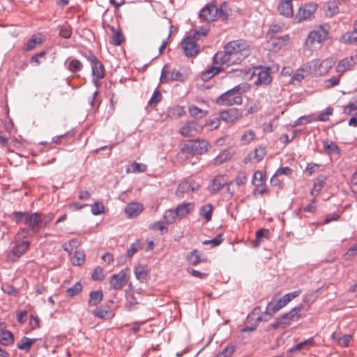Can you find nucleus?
Instances as JSON below:
<instances>
[{
    "label": "nucleus",
    "mask_w": 357,
    "mask_h": 357,
    "mask_svg": "<svg viewBox=\"0 0 357 357\" xmlns=\"http://www.w3.org/2000/svg\"><path fill=\"white\" fill-rule=\"evenodd\" d=\"M249 89L248 84H238L222 93L218 99L217 103L221 105L231 106L241 105L243 99L241 95Z\"/></svg>",
    "instance_id": "1"
},
{
    "label": "nucleus",
    "mask_w": 357,
    "mask_h": 357,
    "mask_svg": "<svg viewBox=\"0 0 357 357\" xmlns=\"http://www.w3.org/2000/svg\"><path fill=\"white\" fill-rule=\"evenodd\" d=\"M236 72L238 73V76L243 75L245 79H252L253 75H257V79L255 84L257 86L267 85L271 82L272 78L270 73L269 68H256L254 70L249 69L243 74L242 70L236 69Z\"/></svg>",
    "instance_id": "2"
},
{
    "label": "nucleus",
    "mask_w": 357,
    "mask_h": 357,
    "mask_svg": "<svg viewBox=\"0 0 357 357\" xmlns=\"http://www.w3.org/2000/svg\"><path fill=\"white\" fill-rule=\"evenodd\" d=\"M208 143L205 140H190L181 148V152L189 155H201L206 152Z\"/></svg>",
    "instance_id": "3"
},
{
    "label": "nucleus",
    "mask_w": 357,
    "mask_h": 357,
    "mask_svg": "<svg viewBox=\"0 0 357 357\" xmlns=\"http://www.w3.org/2000/svg\"><path fill=\"white\" fill-rule=\"evenodd\" d=\"M224 50L231 54L234 58L238 59L239 62L248 56V51L244 50V45L237 40L229 42L225 46Z\"/></svg>",
    "instance_id": "4"
},
{
    "label": "nucleus",
    "mask_w": 357,
    "mask_h": 357,
    "mask_svg": "<svg viewBox=\"0 0 357 357\" xmlns=\"http://www.w3.org/2000/svg\"><path fill=\"white\" fill-rule=\"evenodd\" d=\"M204 127L203 123L197 121H191L186 123L180 129V133L181 135L190 137H194L198 133L201 132Z\"/></svg>",
    "instance_id": "5"
},
{
    "label": "nucleus",
    "mask_w": 357,
    "mask_h": 357,
    "mask_svg": "<svg viewBox=\"0 0 357 357\" xmlns=\"http://www.w3.org/2000/svg\"><path fill=\"white\" fill-rule=\"evenodd\" d=\"M181 45L185 55L188 57L197 55L199 50V47L193 36H187L183 40Z\"/></svg>",
    "instance_id": "6"
},
{
    "label": "nucleus",
    "mask_w": 357,
    "mask_h": 357,
    "mask_svg": "<svg viewBox=\"0 0 357 357\" xmlns=\"http://www.w3.org/2000/svg\"><path fill=\"white\" fill-rule=\"evenodd\" d=\"M24 225L33 232H38L43 228L42 213H28L26 218L24 219Z\"/></svg>",
    "instance_id": "7"
},
{
    "label": "nucleus",
    "mask_w": 357,
    "mask_h": 357,
    "mask_svg": "<svg viewBox=\"0 0 357 357\" xmlns=\"http://www.w3.org/2000/svg\"><path fill=\"white\" fill-rule=\"evenodd\" d=\"M128 269H123L119 273L112 275L109 284L111 287L115 290L121 289L128 282Z\"/></svg>",
    "instance_id": "8"
},
{
    "label": "nucleus",
    "mask_w": 357,
    "mask_h": 357,
    "mask_svg": "<svg viewBox=\"0 0 357 357\" xmlns=\"http://www.w3.org/2000/svg\"><path fill=\"white\" fill-rule=\"evenodd\" d=\"M166 66H165L161 72L160 75V82H166L168 81H178L183 82L185 79L186 76L183 74L181 72L176 69H173L172 70L168 72L165 70Z\"/></svg>",
    "instance_id": "9"
},
{
    "label": "nucleus",
    "mask_w": 357,
    "mask_h": 357,
    "mask_svg": "<svg viewBox=\"0 0 357 357\" xmlns=\"http://www.w3.org/2000/svg\"><path fill=\"white\" fill-rule=\"evenodd\" d=\"M86 58L91 66L92 75L98 78H103L105 76V70L101 62L91 52L89 53Z\"/></svg>",
    "instance_id": "10"
},
{
    "label": "nucleus",
    "mask_w": 357,
    "mask_h": 357,
    "mask_svg": "<svg viewBox=\"0 0 357 357\" xmlns=\"http://www.w3.org/2000/svg\"><path fill=\"white\" fill-rule=\"evenodd\" d=\"M215 64L226 65L227 66L240 63L238 59L234 58L231 54H227L225 50L217 52L213 56Z\"/></svg>",
    "instance_id": "11"
},
{
    "label": "nucleus",
    "mask_w": 357,
    "mask_h": 357,
    "mask_svg": "<svg viewBox=\"0 0 357 357\" xmlns=\"http://www.w3.org/2000/svg\"><path fill=\"white\" fill-rule=\"evenodd\" d=\"M218 8L213 3L206 5L199 13V17L206 22H213L218 17Z\"/></svg>",
    "instance_id": "12"
},
{
    "label": "nucleus",
    "mask_w": 357,
    "mask_h": 357,
    "mask_svg": "<svg viewBox=\"0 0 357 357\" xmlns=\"http://www.w3.org/2000/svg\"><path fill=\"white\" fill-rule=\"evenodd\" d=\"M242 116V111L237 108H230L220 113V119L226 123H234Z\"/></svg>",
    "instance_id": "13"
},
{
    "label": "nucleus",
    "mask_w": 357,
    "mask_h": 357,
    "mask_svg": "<svg viewBox=\"0 0 357 357\" xmlns=\"http://www.w3.org/2000/svg\"><path fill=\"white\" fill-rule=\"evenodd\" d=\"M199 188V184L193 181H183L178 185L176 194L178 197H183L185 193L197 191Z\"/></svg>",
    "instance_id": "14"
},
{
    "label": "nucleus",
    "mask_w": 357,
    "mask_h": 357,
    "mask_svg": "<svg viewBox=\"0 0 357 357\" xmlns=\"http://www.w3.org/2000/svg\"><path fill=\"white\" fill-rule=\"evenodd\" d=\"M227 185V181L224 175H217L209 183L207 189L212 195L217 194L222 188Z\"/></svg>",
    "instance_id": "15"
},
{
    "label": "nucleus",
    "mask_w": 357,
    "mask_h": 357,
    "mask_svg": "<svg viewBox=\"0 0 357 357\" xmlns=\"http://www.w3.org/2000/svg\"><path fill=\"white\" fill-rule=\"evenodd\" d=\"M317 8V5L314 3H305L298 9L297 17L300 20H307L314 13Z\"/></svg>",
    "instance_id": "16"
},
{
    "label": "nucleus",
    "mask_w": 357,
    "mask_h": 357,
    "mask_svg": "<svg viewBox=\"0 0 357 357\" xmlns=\"http://www.w3.org/2000/svg\"><path fill=\"white\" fill-rule=\"evenodd\" d=\"M327 33V31L321 27L317 30L310 31L308 35L307 43H320L326 38Z\"/></svg>",
    "instance_id": "17"
},
{
    "label": "nucleus",
    "mask_w": 357,
    "mask_h": 357,
    "mask_svg": "<svg viewBox=\"0 0 357 357\" xmlns=\"http://www.w3.org/2000/svg\"><path fill=\"white\" fill-rule=\"evenodd\" d=\"M278 10L281 15L291 17L294 15L292 0H280L278 6Z\"/></svg>",
    "instance_id": "18"
},
{
    "label": "nucleus",
    "mask_w": 357,
    "mask_h": 357,
    "mask_svg": "<svg viewBox=\"0 0 357 357\" xmlns=\"http://www.w3.org/2000/svg\"><path fill=\"white\" fill-rule=\"evenodd\" d=\"M144 206L138 202H132L125 208V213L128 218H134L139 215L143 211Z\"/></svg>",
    "instance_id": "19"
},
{
    "label": "nucleus",
    "mask_w": 357,
    "mask_h": 357,
    "mask_svg": "<svg viewBox=\"0 0 357 357\" xmlns=\"http://www.w3.org/2000/svg\"><path fill=\"white\" fill-rule=\"evenodd\" d=\"M356 63V62L354 61V56L344 58L338 63L336 67V71L342 74L344 72L351 69Z\"/></svg>",
    "instance_id": "20"
},
{
    "label": "nucleus",
    "mask_w": 357,
    "mask_h": 357,
    "mask_svg": "<svg viewBox=\"0 0 357 357\" xmlns=\"http://www.w3.org/2000/svg\"><path fill=\"white\" fill-rule=\"evenodd\" d=\"M327 64L326 61H321L319 59L311 61V66L313 68L314 74L315 75H324L327 72Z\"/></svg>",
    "instance_id": "21"
},
{
    "label": "nucleus",
    "mask_w": 357,
    "mask_h": 357,
    "mask_svg": "<svg viewBox=\"0 0 357 357\" xmlns=\"http://www.w3.org/2000/svg\"><path fill=\"white\" fill-rule=\"evenodd\" d=\"M193 208V204L191 203H183L178 205L175 211L180 218H185Z\"/></svg>",
    "instance_id": "22"
},
{
    "label": "nucleus",
    "mask_w": 357,
    "mask_h": 357,
    "mask_svg": "<svg viewBox=\"0 0 357 357\" xmlns=\"http://www.w3.org/2000/svg\"><path fill=\"white\" fill-rule=\"evenodd\" d=\"M285 305L281 298L277 302H269L266 306V313L267 314H273Z\"/></svg>",
    "instance_id": "23"
},
{
    "label": "nucleus",
    "mask_w": 357,
    "mask_h": 357,
    "mask_svg": "<svg viewBox=\"0 0 357 357\" xmlns=\"http://www.w3.org/2000/svg\"><path fill=\"white\" fill-rule=\"evenodd\" d=\"M326 181V176L325 175H319L315 180L313 188L311 190L312 195H317L321 190L322 189L325 182Z\"/></svg>",
    "instance_id": "24"
},
{
    "label": "nucleus",
    "mask_w": 357,
    "mask_h": 357,
    "mask_svg": "<svg viewBox=\"0 0 357 357\" xmlns=\"http://www.w3.org/2000/svg\"><path fill=\"white\" fill-rule=\"evenodd\" d=\"M30 242L29 241H24L21 243L16 245L11 250V252L16 257H20L22 256L29 248Z\"/></svg>",
    "instance_id": "25"
},
{
    "label": "nucleus",
    "mask_w": 357,
    "mask_h": 357,
    "mask_svg": "<svg viewBox=\"0 0 357 357\" xmlns=\"http://www.w3.org/2000/svg\"><path fill=\"white\" fill-rule=\"evenodd\" d=\"M314 345V340L311 337L298 343L294 347L289 349V352H294L303 349H308L309 347H313Z\"/></svg>",
    "instance_id": "26"
},
{
    "label": "nucleus",
    "mask_w": 357,
    "mask_h": 357,
    "mask_svg": "<svg viewBox=\"0 0 357 357\" xmlns=\"http://www.w3.org/2000/svg\"><path fill=\"white\" fill-rule=\"evenodd\" d=\"M93 314L102 319H106L114 316V313L111 310L105 309L102 307H98L94 310Z\"/></svg>",
    "instance_id": "27"
},
{
    "label": "nucleus",
    "mask_w": 357,
    "mask_h": 357,
    "mask_svg": "<svg viewBox=\"0 0 357 357\" xmlns=\"http://www.w3.org/2000/svg\"><path fill=\"white\" fill-rule=\"evenodd\" d=\"M303 310L304 305L299 304L292 308L289 312L285 313V317H289L293 321H296L301 317V312Z\"/></svg>",
    "instance_id": "28"
},
{
    "label": "nucleus",
    "mask_w": 357,
    "mask_h": 357,
    "mask_svg": "<svg viewBox=\"0 0 357 357\" xmlns=\"http://www.w3.org/2000/svg\"><path fill=\"white\" fill-rule=\"evenodd\" d=\"M14 337L9 331H2L0 332V343L3 345L8 346L13 343Z\"/></svg>",
    "instance_id": "29"
},
{
    "label": "nucleus",
    "mask_w": 357,
    "mask_h": 357,
    "mask_svg": "<svg viewBox=\"0 0 357 357\" xmlns=\"http://www.w3.org/2000/svg\"><path fill=\"white\" fill-rule=\"evenodd\" d=\"M135 274L138 280L144 282L147 278V268L146 266L139 264L135 268Z\"/></svg>",
    "instance_id": "30"
},
{
    "label": "nucleus",
    "mask_w": 357,
    "mask_h": 357,
    "mask_svg": "<svg viewBox=\"0 0 357 357\" xmlns=\"http://www.w3.org/2000/svg\"><path fill=\"white\" fill-rule=\"evenodd\" d=\"M342 40L345 43L357 45V28L354 27V31L344 34Z\"/></svg>",
    "instance_id": "31"
},
{
    "label": "nucleus",
    "mask_w": 357,
    "mask_h": 357,
    "mask_svg": "<svg viewBox=\"0 0 357 357\" xmlns=\"http://www.w3.org/2000/svg\"><path fill=\"white\" fill-rule=\"evenodd\" d=\"M35 339H30L26 337H23L21 340L17 342V348L20 350H24L25 351H29L32 346V344L35 342Z\"/></svg>",
    "instance_id": "32"
},
{
    "label": "nucleus",
    "mask_w": 357,
    "mask_h": 357,
    "mask_svg": "<svg viewBox=\"0 0 357 357\" xmlns=\"http://www.w3.org/2000/svg\"><path fill=\"white\" fill-rule=\"evenodd\" d=\"M293 321L289 317H285L284 314L282 317L277 319V320L271 324L273 328H278L280 327L284 328L287 326L290 325Z\"/></svg>",
    "instance_id": "33"
},
{
    "label": "nucleus",
    "mask_w": 357,
    "mask_h": 357,
    "mask_svg": "<svg viewBox=\"0 0 357 357\" xmlns=\"http://www.w3.org/2000/svg\"><path fill=\"white\" fill-rule=\"evenodd\" d=\"M89 305H96L100 303L103 298V294L102 291H92L89 294Z\"/></svg>",
    "instance_id": "34"
},
{
    "label": "nucleus",
    "mask_w": 357,
    "mask_h": 357,
    "mask_svg": "<svg viewBox=\"0 0 357 357\" xmlns=\"http://www.w3.org/2000/svg\"><path fill=\"white\" fill-rule=\"evenodd\" d=\"M222 68L221 67L218 66H213L211 68L205 70L204 73H202L201 75V78L204 81H207L210 79H211L214 75H217L218 73H220Z\"/></svg>",
    "instance_id": "35"
},
{
    "label": "nucleus",
    "mask_w": 357,
    "mask_h": 357,
    "mask_svg": "<svg viewBox=\"0 0 357 357\" xmlns=\"http://www.w3.org/2000/svg\"><path fill=\"white\" fill-rule=\"evenodd\" d=\"M213 209V207L211 204L204 205L200 208L199 215L208 222L211 220Z\"/></svg>",
    "instance_id": "36"
},
{
    "label": "nucleus",
    "mask_w": 357,
    "mask_h": 357,
    "mask_svg": "<svg viewBox=\"0 0 357 357\" xmlns=\"http://www.w3.org/2000/svg\"><path fill=\"white\" fill-rule=\"evenodd\" d=\"M85 261V255L82 251L76 250L71 257V262L74 266H80Z\"/></svg>",
    "instance_id": "37"
},
{
    "label": "nucleus",
    "mask_w": 357,
    "mask_h": 357,
    "mask_svg": "<svg viewBox=\"0 0 357 357\" xmlns=\"http://www.w3.org/2000/svg\"><path fill=\"white\" fill-rule=\"evenodd\" d=\"M79 245V242L77 238H73L68 242L64 243L62 247L63 249L68 253L70 254L75 249H77Z\"/></svg>",
    "instance_id": "38"
},
{
    "label": "nucleus",
    "mask_w": 357,
    "mask_h": 357,
    "mask_svg": "<svg viewBox=\"0 0 357 357\" xmlns=\"http://www.w3.org/2000/svg\"><path fill=\"white\" fill-rule=\"evenodd\" d=\"M187 260L192 265H197L202 261L200 253L197 250H193L187 256Z\"/></svg>",
    "instance_id": "39"
},
{
    "label": "nucleus",
    "mask_w": 357,
    "mask_h": 357,
    "mask_svg": "<svg viewBox=\"0 0 357 357\" xmlns=\"http://www.w3.org/2000/svg\"><path fill=\"white\" fill-rule=\"evenodd\" d=\"M161 100L162 94L160 91L156 89L153 93L148 104L151 107H154L161 101Z\"/></svg>",
    "instance_id": "40"
},
{
    "label": "nucleus",
    "mask_w": 357,
    "mask_h": 357,
    "mask_svg": "<svg viewBox=\"0 0 357 357\" xmlns=\"http://www.w3.org/2000/svg\"><path fill=\"white\" fill-rule=\"evenodd\" d=\"M323 146L326 151L329 153H340V150L337 145L333 142L324 141Z\"/></svg>",
    "instance_id": "41"
},
{
    "label": "nucleus",
    "mask_w": 357,
    "mask_h": 357,
    "mask_svg": "<svg viewBox=\"0 0 357 357\" xmlns=\"http://www.w3.org/2000/svg\"><path fill=\"white\" fill-rule=\"evenodd\" d=\"M178 218L175 210L169 209L165 212L163 219L167 224H172Z\"/></svg>",
    "instance_id": "42"
},
{
    "label": "nucleus",
    "mask_w": 357,
    "mask_h": 357,
    "mask_svg": "<svg viewBox=\"0 0 357 357\" xmlns=\"http://www.w3.org/2000/svg\"><path fill=\"white\" fill-rule=\"evenodd\" d=\"M188 111H189L190 114L192 116H195V117H200L201 118V117L205 116L208 114L207 111H204V110L201 109L200 108H199L198 107L195 106V105L189 106Z\"/></svg>",
    "instance_id": "43"
},
{
    "label": "nucleus",
    "mask_w": 357,
    "mask_h": 357,
    "mask_svg": "<svg viewBox=\"0 0 357 357\" xmlns=\"http://www.w3.org/2000/svg\"><path fill=\"white\" fill-rule=\"evenodd\" d=\"M266 154V148L262 146H259L254 150V159L256 162H260L263 160Z\"/></svg>",
    "instance_id": "44"
},
{
    "label": "nucleus",
    "mask_w": 357,
    "mask_h": 357,
    "mask_svg": "<svg viewBox=\"0 0 357 357\" xmlns=\"http://www.w3.org/2000/svg\"><path fill=\"white\" fill-rule=\"evenodd\" d=\"M230 15V10L226 2H223L218 9V17H221L223 20H227Z\"/></svg>",
    "instance_id": "45"
},
{
    "label": "nucleus",
    "mask_w": 357,
    "mask_h": 357,
    "mask_svg": "<svg viewBox=\"0 0 357 357\" xmlns=\"http://www.w3.org/2000/svg\"><path fill=\"white\" fill-rule=\"evenodd\" d=\"M82 290V286L79 282H77L73 287L68 288L66 293L69 297H73L81 292Z\"/></svg>",
    "instance_id": "46"
},
{
    "label": "nucleus",
    "mask_w": 357,
    "mask_h": 357,
    "mask_svg": "<svg viewBox=\"0 0 357 357\" xmlns=\"http://www.w3.org/2000/svg\"><path fill=\"white\" fill-rule=\"evenodd\" d=\"M235 349L236 347L234 345L229 344L224 348L222 352L216 356V357H231L234 352Z\"/></svg>",
    "instance_id": "47"
},
{
    "label": "nucleus",
    "mask_w": 357,
    "mask_h": 357,
    "mask_svg": "<svg viewBox=\"0 0 357 357\" xmlns=\"http://www.w3.org/2000/svg\"><path fill=\"white\" fill-rule=\"evenodd\" d=\"M185 112L183 107L175 106L170 109L169 115L172 117L178 118L185 114Z\"/></svg>",
    "instance_id": "48"
},
{
    "label": "nucleus",
    "mask_w": 357,
    "mask_h": 357,
    "mask_svg": "<svg viewBox=\"0 0 357 357\" xmlns=\"http://www.w3.org/2000/svg\"><path fill=\"white\" fill-rule=\"evenodd\" d=\"M58 29L59 31V36L63 37V38H70L72 36V29L68 26H63L60 25L58 26Z\"/></svg>",
    "instance_id": "49"
},
{
    "label": "nucleus",
    "mask_w": 357,
    "mask_h": 357,
    "mask_svg": "<svg viewBox=\"0 0 357 357\" xmlns=\"http://www.w3.org/2000/svg\"><path fill=\"white\" fill-rule=\"evenodd\" d=\"M255 135L253 130H248L244 132L241 136V142L243 144H249L255 138Z\"/></svg>",
    "instance_id": "50"
},
{
    "label": "nucleus",
    "mask_w": 357,
    "mask_h": 357,
    "mask_svg": "<svg viewBox=\"0 0 357 357\" xmlns=\"http://www.w3.org/2000/svg\"><path fill=\"white\" fill-rule=\"evenodd\" d=\"M91 278L96 281L102 280L105 278L103 269L100 266L96 267L93 271Z\"/></svg>",
    "instance_id": "51"
},
{
    "label": "nucleus",
    "mask_w": 357,
    "mask_h": 357,
    "mask_svg": "<svg viewBox=\"0 0 357 357\" xmlns=\"http://www.w3.org/2000/svg\"><path fill=\"white\" fill-rule=\"evenodd\" d=\"M252 183L256 187H259L263 184V174L260 171H256L252 176Z\"/></svg>",
    "instance_id": "52"
},
{
    "label": "nucleus",
    "mask_w": 357,
    "mask_h": 357,
    "mask_svg": "<svg viewBox=\"0 0 357 357\" xmlns=\"http://www.w3.org/2000/svg\"><path fill=\"white\" fill-rule=\"evenodd\" d=\"M27 214V212L15 211L12 213V218L17 224L22 222L24 223V219L26 218Z\"/></svg>",
    "instance_id": "53"
},
{
    "label": "nucleus",
    "mask_w": 357,
    "mask_h": 357,
    "mask_svg": "<svg viewBox=\"0 0 357 357\" xmlns=\"http://www.w3.org/2000/svg\"><path fill=\"white\" fill-rule=\"evenodd\" d=\"M41 42V39L38 40L36 37L32 36V38L26 43L25 47H24V50H32L36 47L38 44L40 43Z\"/></svg>",
    "instance_id": "54"
},
{
    "label": "nucleus",
    "mask_w": 357,
    "mask_h": 357,
    "mask_svg": "<svg viewBox=\"0 0 357 357\" xmlns=\"http://www.w3.org/2000/svg\"><path fill=\"white\" fill-rule=\"evenodd\" d=\"M82 68V63L77 59H73L68 65V69L73 72L75 73L80 70Z\"/></svg>",
    "instance_id": "55"
},
{
    "label": "nucleus",
    "mask_w": 357,
    "mask_h": 357,
    "mask_svg": "<svg viewBox=\"0 0 357 357\" xmlns=\"http://www.w3.org/2000/svg\"><path fill=\"white\" fill-rule=\"evenodd\" d=\"M105 207L103 204L100 202H96L93 205H91V213L98 215L104 213Z\"/></svg>",
    "instance_id": "56"
},
{
    "label": "nucleus",
    "mask_w": 357,
    "mask_h": 357,
    "mask_svg": "<svg viewBox=\"0 0 357 357\" xmlns=\"http://www.w3.org/2000/svg\"><path fill=\"white\" fill-rule=\"evenodd\" d=\"M247 182V175L244 171H241L238 173L235 183L238 186L243 185Z\"/></svg>",
    "instance_id": "57"
},
{
    "label": "nucleus",
    "mask_w": 357,
    "mask_h": 357,
    "mask_svg": "<svg viewBox=\"0 0 357 357\" xmlns=\"http://www.w3.org/2000/svg\"><path fill=\"white\" fill-rule=\"evenodd\" d=\"M300 293H301V290L294 291L284 294L281 298L283 301V302L285 303V305H287L294 298L297 297L300 294Z\"/></svg>",
    "instance_id": "58"
},
{
    "label": "nucleus",
    "mask_w": 357,
    "mask_h": 357,
    "mask_svg": "<svg viewBox=\"0 0 357 357\" xmlns=\"http://www.w3.org/2000/svg\"><path fill=\"white\" fill-rule=\"evenodd\" d=\"M340 76H341V75H340L337 77L333 76V77L325 80V82H324L325 86L326 88H331V87L338 85L340 83Z\"/></svg>",
    "instance_id": "59"
},
{
    "label": "nucleus",
    "mask_w": 357,
    "mask_h": 357,
    "mask_svg": "<svg viewBox=\"0 0 357 357\" xmlns=\"http://www.w3.org/2000/svg\"><path fill=\"white\" fill-rule=\"evenodd\" d=\"M222 241V235L218 234L215 238L211 240H206L203 242L204 245L211 244L212 247H215L219 245Z\"/></svg>",
    "instance_id": "60"
},
{
    "label": "nucleus",
    "mask_w": 357,
    "mask_h": 357,
    "mask_svg": "<svg viewBox=\"0 0 357 357\" xmlns=\"http://www.w3.org/2000/svg\"><path fill=\"white\" fill-rule=\"evenodd\" d=\"M140 248V243L139 241H136L135 243H132L130 249L128 250L127 256L128 257H132V255L137 252Z\"/></svg>",
    "instance_id": "61"
},
{
    "label": "nucleus",
    "mask_w": 357,
    "mask_h": 357,
    "mask_svg": "<svg viewBox=\"0 0 357 357\" xmlns=\"http://www.w3.org/2000/svg\"><path fill=\"white\" fill-rule=\"evenodd\" d=\"M306 77L305 74L298 68L291 77V82L294 83L295 81L300 82Z\"/></svg>",
    "instance_id": "62"
},
{
    "label": "nucleus",
    "mask_w": 357,
    "mask_h": 357,
    "mask_svg": "<svg viewBox=\"0 0 357 357\" xmlns=\"http://www.w3.org/2000/svg\"><path fill=\"white\" fill-rule=\"evenodd\" d=\"M123 36L121 31L119 30L113 34L112 43L115 46H119L121 44Z\"/></svg>",
    "instance_id": "63"
},
{
    "label": "nucleus",
    "mask_w": 357,
    "mask_h": 357,
    "mask_svg": "<svg viewBox=\"0 0 357 357\" xmlns=\"http://www.w3.org/2000/svg\"><path fill=\"white\" fill-rule=\"evenodd\" d=\"M220 117L214 118L213 119L210 120L208 122H206L203 125L204 126H208V130H212L218 128L220 124Z\"/></svg>",
    "instance_id": "64"
}]
</instances>
